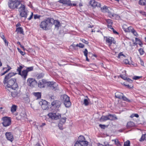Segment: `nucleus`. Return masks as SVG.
Segmentation results:
<instances>
[{
  "mask_svg": "<svg viewBox=\"0 0 146 146\" xmlns=\"http://www.w3.org/2000/svg\"><path fill=\"white\" fill-rule=\"evenodd\" d=\"M53 22V18H48L41 22L40 27L42 29L47 30L50 29L52 26V22Z\"/></svg>",
  "mask_w": 146,
  "mask_h": 146,
  "instance_id": "obj_1",
  "label": "nucleus"
},
{
  "mask_svg": "<svg viewBox=\"0 0 146 146\" xmlns=\"http://www.w3.org/2000/svg\"><path fill=\"white\" fill-rule=\"evenodd\" d=\"M16 82V79L12 78L7 81L6 84L5 85L6 87L11 88L13 90H17L18 86Z\"/></svg>",
  "mask_w": 146,
  "mask_h": 146,
  "instance_id": "obj_2",
  "label": "nucleus"
},
{
  "mask_svg": "<svg viewBox=\"0 0 146 146\" xmlns=\"http://www.w3.org/2000/svg\"><path fill=\"white\" fill-rule=\"evenodd\" d=\"M18 11L19 12L20 16L25 18L27 17L28 11L24 5L21 4L18 8Z\"/></svg>",
  "mask_w": 146,
  "mask_h": 146,
  "instance_id": "obj_3",
  "label": "nucleus"
},
{
  "mask_svg": "<svg viewBox=\"0 0 146 146\" xmlns=\"http://www.w3.org/2000/svg\"><path fill=\"white\" fill-rule=\"evenodd\" d=\"M21 2L17 0H9L8 5L9 7L11 9L14 10L15 9H18V7L21 5Z\"/></svg>",
  "mask_w": 146,
  "mask_h": 146,
  "instance_id": "obj_4",
  "label": "nucleus"
},
{
  "mask_svg": "<svg viewBox=\"0 0 146 146\" xmlns=\"http://www.w3.org/2000/svg\"><path fill=\"white\" fill-rule=\"evenodd\" d=\"M61 98L64 102L65 106L66 107H69L71 105L69 97L67 95L64 94L62 96Z\"/></svg>",
  "mask_w": 146,
  "mask_h": 146,
  "instance_id": "obj_5",
  "label": "nucleus"
},
{
  "mask_svg": "<svg viewBox=\"0 0 146 146\" xmlns=\"http://www.w3.org/2000/svg\"><path fill=\"white\" fill-rule=\"evenodd\" d=\"M27 84L31 87H35L37 85V82L33 78H29L27 81Z\"/></svg>",
  "mask_w": 146,
  "mask_h": 146,
  "instance_id": "obj_6",
  "label": "nucleus"
},
{
  "mask_svg": "<svg viewBox=\"0 0 146 146\" xmlns=\"http://www.w3.org/2000/svg\"><path fill=\"white\" fill-rule=\"evenodd\" d=\"M3 122L2 124L3 126L6 127L9 126L11 124V120L10 118L6 117L2 118Z\"/></svg>",
  "mask_w": 146,
  "mask_h": 146,
  "instance_id": "obj_7",
  "label": "nucleus"
},
{
  "mask_svg": "<svg viewBox=\"0 0 146 146\" xmlns=\"http://www.w3.org/2000/svg\"><path fill=\"white\" fill-rule=\"evenodd\" d=\"M48 115L49 117L55 120L58 119L61 117L60 114L57 113H50L48 114Z\"/></svg>",
  "mask_w": 146,
  "mask_h": 146,
  "instance_id": "obj_8",
  "label": "nucleus"
},
{
  "mask_svg": "<svg viewBox=\"0 0 146 146\" xmlns=\"http://www.w3.org/2000/svg\"><path fill=\"white\" fill-rule=\"evenodd\" d=\"M60 3L64 4L67 5L68 6H76V4L75 3H72L71 1L70 0H60L58 1Z\"/></svg>",
  "mask_w": 146,
  "mask_h": 146,
  "instance_id": "obj_9",
  "label": "nucleus"
},
{
  "mask_svg": "<svg viewBox=\"0 0 146 146\" xmlns=\"http://www.w3.org/2000/svg\"><path fill=\"white\" fill-rule=\"evenodd\" d=\"M39 104L41 106V107L43 110H46L48 108V102L44 100H42L39 102Z\"/></svg>",
  "mask_w": 146,
  "mask_h": 146,
  "instance_id": "obj_10",
  "label": "nucleus"
},
{
  "mask_svg": "<svg viewBox=\"0 0 146 146\" xmlns=\"http://www.w3.org/2000/svg\"><path fill=\"white\" fill-rule=\"evenodd\" d=\"M104 38H106V41L107 43L108 44L109 46L111 45L112 43L115 44V41L114 40L113 38L111 37H108L107 36L105 37Z\"/></svg>",
  "mask_w": 146,
  "mask_h": 146,
  "instance_id": "obj_11",
  "label": "nucleus"
},
{
  "mask_svg": "<svg viewBox=\"0 0 146 146\" xmlns=\"http://www.w3.org/2000/svg\"><path fill=\"white\" fill-rule=\"evenodd\" d=\"M61 104V103L60 101L58 100L54 101L51 103V106L55 108H59Z\"/></svg>",
  "mask_w": 146,
  "mask_h": 146,
  "instance_id": "obj_12",
  "label": "nucleus"
},
{
  "mask_svg": "<svg viewBox=\"0 0 146 146\" xmlns=\"http://www.w3.org/2000/svg\"><path fill=\"white\" fill-rule=\"evenodd\" d=\"M89 4L93 7H101V5L100 3H98L94 0L90 1L89 2Z\"/></svg>",
  "mask_w": 146,
  "mask_h": 146,
  "instance_id": "obj_13",
  "label": "nucleus"
},
{
  "mask_svg": "<svg viewBox=\"0 0 146 146\" xmlns=\"http://www.w3.org/2000/svg\"><path fill=\"white\" fill-rule=\"evenodd\" d=\"M5 136L7 139L11 141H12L13 140V135L11 132H7L5 133Z\"/></svg>",
  "mask_w": 146,
  "mask_h": 146,
  "instance_id": "obj_14",
  "label": "nucleus"
},
{
  "mask_svg": "<svg viewBox=\"0 0 146 146\" xmlns=\"http://www.w3.org/2000/svg\"><path fill=\"white\" fill-rule=\"evenodd\" d=\"M19 74L21 76L23 80H25L27 77L28 73L26 70H23L22 72H21L20 74Z\"/></svg>",
  "mask_w": 146,
  "mask_h": 146,
  "instance_id": "obj_15",
  "label": "nucleus"
},
{
  "mask_svg": "<svg viewBox=\"0 0 146 146\" xmlns=\"http://www.w3.org/2000/svg\"><path fill=\"white\" fill-rule=\"evenodd\" d=\"M126 25H123V29L124 30V31L125 32H132L133 31L134 29L132 27H128L127 28H125V26H126Z\"/></svg>",
  "mask_w": 146,
  "mask_h": 146,
  "instance_id": "obj_16",
  "label": "nucleus"
},
{
  "mask_svg": "<svg viewBox=\"0 0 146 146\" xmlns=\"http://www.w3.org/2000/svg\"><path fill=\"white\" fill-rule=\"evenodd\" d=\"M47 84L48 86L50 87L52 89H55L57 85L56 83L52 82H49Z\"/></svg>",
  "mask_w": 146,
  "mask_h": 146,
  "instance_id": "obj_17",
  "label": "nucleus"
},
{
  "mask_svg": "<svg viewBox=\"0 0 146 146\" xmlns=\"http://www.w3.org/2000/svg\"><path fill=\"white\" fill-rule=\"evenodd\" d=\"M52 25L53 24L54 25L56 28H57L58 29L59 27L60 26V23L57 20H54L53 19V22H52Z\"/></svg>",
  "mask_w": 146,
  "mask_h": 146,
  "instance_id": "obj_18",
  "label": "nucleus"
},
{
  "mask_svg": "<svg viewBox=\"0 0 146 146\" xmlns=\"http://www.w3.org/2000/svg\"><path fill=\"white\" fill-rule=\"evenodd\" d=\"M88 145L85 144V143L83 142H80L77 141L74 146H88Z\"/></svg>",
  "mask_w": 146,
  "mask_h": 146,
  "instance_id": "obj_19",
  "label": "nucleus"
},
{
  "mask_svg": "<svg viewBox=\"0 0 146 146\" xmlns=\"http://www.w3.org/2000/svg\"><path fill=\"white\" fill-rule=\"evenodd\" d=\"M85 139L84 137L82 135H80L78 137V141L80 142H83L85 143V144L88 145V142L87 141H85Z\"/></svg>",
  "mask_w": 146,
  "mask_h": 146,
  "instance_id": "obj_20",
  "label": "nucleus"
},
{
  "mask_svg": "<svg viewBox=\"0 0 146 146\" xmlns=\"http://www.w3.org/2000/svg\"><path fill=\"white\" fill-rule=\"evenodd\" d=\"M46 81L42 79L41 81H39L38 83V86L40 88H43L44 87V84L46 83Z\"/></svg>",
  "mask_w": 146,
  "mask_h": 146,
  "instance_id": "obj_21",
  "label": "nucleus"
},
{
  "mask_svg": "<svg viewBox=\"0 0 146 146\" xmlns=\"http://www.w3.org/2000/svg\"><path fill=\"white\" fill-rule=\"evenodd\" d=\"M86 98H85L84 100V102L83 104L85 106H88L89 104V102L90 101V99L88 98L87 96L85 97Z\"/></svg>",
  "mask_w": 146,
  "mask_h": 146,
  "instance_id": "obj_22",
  "label": "nucleus"
},
{
  "mask_svg": "<svg viewBox=\"0 0 146 146\" xmlns=\"http://www.w3.org/2000/svg\"><path fill=\"white\" fill-rule=\"evenodd\" d=\"M115 97L119 99H121L123 96V94L122 93L119 92H117L115 94Z\"/></svg>",
  "mask_w": 146,
  "mask_h": 146,
  "instance_id": "obj_23",
  "label": "nucleus"
},
{
  "mask_svg": "<svg viewBox=\"0 0 146 146\" xmlns=\"http://www.w3.org/2000/svg\"><path fill=\"white\" fill-rule=\"evenodd\" d=\"M108 120H113L115 119H117V118L116 116L115 115H113L111 114H109L108 115Z\"/></svg>",
  "mask_w": 146,
  "mask_h": 146,
  "instance_id": "obj_24",
  "label": "nucleus"
},
{
  "mask_svg": "<svg viewBox=\"0 0 146 146\" xmlns=\"http://www.w3.org/2000/svg\"><path fill=\"white\" fill-rule=\"evenodd\" d=\"M16 31L17 32L20 34L24 35L23 29L21 27H19L17 28Z\"/></svg>",
  "mask_w": 146,
  "mask_h": 146,
  "instance_id": "obj_25",
  "label": "nucleus"
},
{
  "mask_svg": "<svg viewBox=\"0 0 146 146\" xmlns=\"http://www.w3.org/2000/svg\"><path fill=\"white\" fill-rule=\"evenodd\" d=\"M18 89L19 88H18L17 90H14L15 91L12 92V96L13 97H16L19 93V90L17 91Z\"/></svg>",
  "mask_w": 146,
  "mask_h": 146,
  "instance_id": "obj_26",
  "label": "nucleus"
},
{
  "mask_svg": "<svg viewBox=\"0 0 146 146\" xmlns=\"http://www.w3.org/2000/svg\"><path fill=\"white\" fill-rule=\"evenodd\" d=\"M101 9L102 12L104 13L108 12L109 10L108 9V7L105 6L102 7H101Z\"/></svg>",
  "mask_w": 146,
  "mask_h": 146,
  "instance_id": "obj_27",
  "label": "nucleus"
},
{
  "mask_svg": "<svg viewBox=\"0 0 146 146\" xmlns=\"http://www.w3.org/2000/svg\"><path fill=\"white\" fill-rule=\"evenodd\" d=\"M11 77L8 76V74L5 76L3 81V83L4 85L6 84L7 81L9 80Z\"/></svg>",
  "mask_w": 146,
  "mask_h": 146,
  "instance_id": "obj_28",
  "label": "nucleus"
},
{
  "mask_svg": "<svg viewBox=\"0 0 146 146\" xmlns=\"http://www.w3.org/2000/svg\"><path fill=\"white\" fill-rule=\"evenodd\" d=\"M134 123L133 122L131 121H129L127 123V128H129L134 126Z\"/></svg>",
  "mask_w": 146,
  "mask_h": 146,
  "instance_id": "obj_29",
  "label": "nucleus"
},
{
  "mask_svg": "<svg viewBox=\"0 0 146 146\" xmlns=\"http://www.w3.org/2000/svg\"><path fill=\"white\" fill-rule=\"evenodd\" d=\"M33 95L37 98V99L41 97V93L40 92H34L33 93Z\"/></svg>",
  "mask_w": 146,
  "mask_h": 146,
  "instance_id": "obj_30",
  "label": "nucleus"
},
{
  "mask_svg": "<svg viewBox=\"0 0 146 146\" xmlns=\"http://www.w3.org/2000/svg\"><path fill=\"white\" fill-rule=\"evenodd\" d=\"M83 53L84 55L86 57V60L88 61H89V59H88V51L86 49H85L84 50L83 52Z\"/></svg>",
  "mask_w": 146,
  "mask_h": 146,
  "instance_id": "obj_31",
  "label": "nucleus"
},
{
  "mask_svg": "<svg viewBox=\"0 0 146 146\" xmlns=\"http://www.w3.org/2000/svg\"><path fill=\"white\" fill-rule=\"evenodd\" d=\"M17 108V106L13 105L11 107V110L12 113H14L16 111Z\"/></svg>",
  "mask_w": 146,
  "mask_h": 146,
  "instance_id": "obj_32",
  "label": "nucleus"
},
{
  "mask_svg": "<svg viewBox=\"0 0 146 146\" xmlns=\"http://www.w3.org/2000/svg\"><path fill=\"white\" fill-rule=\"evenodd\" d=\"M108 120V116H102L100 118V120L101 121H104Z\"/></svg>",
  "mask_w": 146,
  "mask_h": 146,
  "instance_id": "obj_33",
  "label": "nucleus"
},
{
  "mask_svg": "<svg viewBox=\"0 0 146 146\" xmlns=\"http://www.w3.org/2000/svg\"><path fill=\"white\" fill-rule=\"evenodd\" d=\"M144 140H146V133L143 134L139 140L140 141H142Z\"/></svg>",
  "mask_w": 146,
  "mask_h": 146,
  "instance_id": "obj_34",
  "label": "nucleus"
},
{
  "mask_svg": "<svg viewBox=\"0 0 146 146\" xmlns=\"http://www.w3.org/2000/svg\"><path fill=\"white\" fill-rule=\"evenodd\" d=\"M34 69V67L33 66L27 67L26 69L25 70L27 72V73L33 70Z\"/></svg>",
  "mask_w": 146,
  "mask_h": 146,
  "instance_id": "obj_35",
  "label": "nucleus"
},
{
  "mask_svg": "<svg viewBox=\"0 0 146 146\" xmlns=\"http://www.w3.org/2000/svg\"><path fill=\"white\" fill-rule=\"evenodd\" d=\"M112 141H114V142L115 144L117 146H121V145L119 142L118 141V139H115V140H112Z\"/></svg>",
  "mask_w": 146,
  "mask_h": 146,
  "instance_id": "obj_36",
  "label": "nucleus"
},
{
  "mask_svg": "<svg viewBox=\"0 0 146 146\" xmlns=\"http://www.w3.org/2000/svg\"><path fill=\"white\" fill-rule=\"evenodd\" d=\"M23 67L22 66H20L19 67H18L17 69V71L18 72V74H20L21 72V70L23 69Z\"/></svg>",
  "mask_w": 146,
  "mask_h": 146,
  "instance_id": "obj_37",
  "label": "nucleus"
},
{
  "mask_svg": "<svg viewBox=\"0 0 146 146\" xmlns=\"http://www.w3.org/2000/svg\"><path fill=\"white\" fill-rule=\"evenodd\" d=\"M139 3L141 5H145L146 4V0H140Z\"/></svg>",
  "mask_w": 146,
  "mask_h": 146,
  "instance_id": "obj_38",
  "label": "nucleus"
},
{
  "mask_svg": "<svg viewBox=\"0 0 146 146\" xmlns=\"http://www.w3.org/2000/svg\"><path fill=\"white\" fill-rule=\"evenodd\" d=\"M44 75V74L42 73L38 74L36 76H37V78L39 79L42 78L43 77Z\"/></svg>",
  "mask_w": 146,
  "mask_h": 146,
  "instance_id": "obj_39",
  "label": "nucleus"
},
{
  "mask_svg": "<svg viewBox=\"0 0 146 146\" xmlns=\"http://www.w3.org/2000/svg\"><path fill=\"white\" fill-rule=\"evenodd\" d=\"M66 118L65 117H64L61 119L60 122L64 124L66 122Z\"/></svg>",
  "mask_w": 146,
  "mask_h": 146,
  "instance_id": "obj_40",
  "label": "nucleus"
},
{
  "mask_svg": "<svg viewBox=\"0 0 146 146\" xmlns=\"http://www.w3.org/2000/svg\"><path fill=\"white\" fill-rule=\"evenodd\" d=\"M107 12L108 13V15L110 17H114L116 15L115 14H114L113 13H112L111 12H109V11H108V12Z\"/></svg>",
  "mask_w": 146,
  "mask_h": 146,
  "instance_id": "obj_41",
  "label": "nucleus"
},
{
  "mask_svg": "<svg viewBox=\"0 0 146 146\" xmlns=\"http://www.w3.org/2000/svg\"><path fill=\"white\" fill-rule=\"evenodd\" d=\"M130 142L129 140H127L124 143V146H130Z\"/></svg>",
  "mask_w": 146,
  "mask_h": 146,
  "instance_id": "obj_42",
  "label": "nucleus"
},
{
  "mask_svg": "<svg viewBox=\"0 0 146 146\" xmlns=\"http://www.w3.org/2000/svg\"><path fill=\"white\" fill-rule=\"evenodd\" d=\"M121 99H122L124 101H126L127 102H130V100L128 99L126 97L123 95L122 98Z\"/></svg>",
  "mask_w": 146,
  "mask_h": 146,
  "instance_id": "obj_43",
  "label": "nucleus"
},
{
  "mask_svg": "<svg viewBox=\"0 0 146 146\" xmlns=\"http://www.w3.org/2000/svg\"><path fill=\"white\" fill-rule=\"evenodd\" d=\"M76 47H79L81 48H83L84 47V45L81 43L77 44H76Z\"/></svg>",
  "mask_w": 146,
  "mask_h": 146,
  "instance_id": "obj_44",
  "label": "nucleus"
},
{
  "mask_svg": "<svg viewBox=\"0 0 146 146\" xmlns=\"http://www.w3.org/2000/svg\"><path fill=\"white\" fill-rule=\"evenodd\" d=\"M91 23L90 22H88L87 28H92L94 27V25L91 24Z\"/></svg>",
  "mask_w": 146,
  "mask_h": 146,
  "instance_id": "obj_45",
  "label": "nucleus"
},
{
  "mask_svg": "<svg viewBox=\"0 0 146 146\" xmlns=\"http://www.w3.org/2000/svg\"><path fill=\"white\" fill-rule=\"evenodd\" d=\"M64 124H63L62 123H61V122H60L58 124V127L59 129H63V127H62L63 125Z\"/></svg>",
  "mask_w": 146,
  "mask_h": 146,
  "instance_id": "obj_46",
  "label": "nucleus"
},
{
  "mask_svg": "<svg viewBox=\"0 0 146 146\" xmlns=\"http://www.w3.org/2000/svg\"><path fill=\"white\" fill-rule=\"evenodd\" d=\"M106 21L109 25L112 24V21L111 19H107Z\"/></svg>",
  "mask_w": 146,
  "mask_h": 146,
  "instance_id": "obj_47",
  "label": "nucleus"
},
{
  "mask_svg": "<svg viewBox=\"0 0 146 146\" xmlns=\"http://www.w3.org/2000/svg\"><path fill=\"white\" fill-rule=\"evenodd\" d=\"M80 40L84 43L86 44H88V42L85 39H80Z\"/></svg>",
  "mask_w": 146,
  "mask_h": 146,
  "instance_id": "obj_48",
  "label": "nucleus"
},
{
  "mask_svg": "<svg viewBox=\"0 0 146 146\" xmlns=\"http://www.w3.org/2000/svg\"><path fill=\"white\" fill-rule=\"evenodd\" d=\"M139 52L140 55H142L143 54L144 51L143 49L142 48H140L139 50Z\"/></svg>",
  "mask_w": 146,
  "mask_h": 146,
  "instance_id": "obj_49",
  "label": "nucleus"
},
{
  "mask_svg": "<svg viewBox=\"0 0 146 146\" xmlns=\"http://www.w3.org/2000/svg\"><path fill=\"white\" fill-rule=\"evenodd\" d=\"M135 36H137L138 35V34L137 32H136V31L134 29L133 30V31L132 32V33Z\"/></svg>",
  "mask_w": 146,
  "mask_h": 146,
  "instance_id": "obj_50",
  "label": "nucleus"
},
{
  "mask_svg": "<svg viewBox=\"0 0 146 146\" xmlns=\"http://www.w3.org/2000/svg\"><path fill=\"white\" fill-rule=\"evenodd\" d=\"M121 56H123L124 57L125 56L123 54L122 52H121L119 53L117 57L118 58H120Z\"/></svg>",
  "mask_w": 146,
  "mask_h": 146,
  "instance_id": "obj_51",
  "label": "nucleus"
},
{
  "mask_svg": "<svg viewBox=\"0 0 146 146\" xmlns=\"http://www.w3.org/2000/svg\"><path fill=\"white\" fill-rule=\"evenodd\" d=\"M15 75V74H14L13 72H11L8 74V76L11 77Z\"/></svg>",
  "mask_w": 146,
  "mask_h": 146,
  "instance_id": "obj_52",
  "label": "nucleus"
},
{
  "mask_svg": "<svg viewBox=\"0 0 146 146\" xmlns=\"http://www.w3.org/2000/svg\"><path fill=\"white\" fill-rule=\"evenodd\" d=\"M40 17V16L37 14L35 15H34V18L35 19L39 18Z\"/></svg>",
  "mask_w": 146,
  "mask_h": 146,
  "instance_id": "obj_53",
  "label": "nucleus"
},
{
  "mask_svg": "<svg viewBox=\"0 0 146 146\" xmlns=\"http://www.w3.org/2000/svg\"><path fill=\"white\" fill-rule=\"evenodd\" d=\"M140 77L137 76H135L133 77V79L135 80H138L140 79Z\"/></svg>",
  "mask_w": 146,
  "mask_h": 146,
  "instance_id": "obj_54",
  "label": "nucleus"
},
{
  "mask_svg": "<svg viewBox=\"0 0 146 146\" xmlns=\"http://www.w3.org/2000/svg\"><path fill=\"white\" fill-rule=\"evenodd\" d=\"M120 77L123 79L124 80H127V78L125 76H124L123 75H120Z\"/></svg>",
  "mask_w": 146,
  "mask_h": 146,
  "instance_id": "obj_55",
  "label": "nucleus"
},
{
  "mask_svg": "<svg viewBox=\"0 0 146 146\" xmlns=\"http://www.w3.org/2000/svg\"><path fill=\"white\" fill-rule=\"evenodd\" d=\"M126 80L130 83H132L133 82V80L129 78H127Z\"/></svg>",
  "mask_w": 146,
  "mask_h": 146,
  "instance_id": "obj_56",
  "label": "nucleus"
},
{
  "mask_svg": "<svg viewBox=\"0 0 146 146\" xmlns=\"http://www.w3.org/2000/svg\"><path fill=\"white\" fill-rule=\"evenodd\" d=\"M0 36L1 38L3 40L5 39L4 36L3 34L2 33H0Z\"/></svg>",
  "mask_w": 146,
  "mask_h": 146,
  "instance_id": "obj_57",
  "label": "nucleus"
},
{
  "mask_svg": "<svg viewBox=\"0 0 146 146\" xmlns=\"http://www.w3.org/2000/svg\"><path fill=\"white\" fill-rule=\"evenodd\" d=\"M33 12H31V15H30V17H29L28 19L29 20H31L32 18L33 17Z\"/></svg>",
  "mask_w": 146,
  "mask_h": 146,
  "instance_id": "obj_58",
  "label": "nucleus"
},
{
  "mask_svg": "<svg viewBox=\"0 0 146 146\" xmlns=\"http://www.w3.org/2000/svg\"><path fill=\"white\" fill-rule=\"evenodd\" d=\"M21 115L22 117H21V118H23V117H25L26 116V114L24 113H21Z\"/></svg>",
  "mask_w": 146,
  "mask_h": 146,
  "instance_id": "obj_59",
  "label": "nucleus"
},
{
  "mask_svg": "<svg viewBox=\"0 0 146 146\" xmlns=\"http://www.w3.org/2000/svg\"><path fill=\"white\" fill-rule=\"evenodd\" d=\"M99 126L102 129H104L105 125H102V124H100Z\"/></svg>",
  "mask_w": 146,
  "mask_h": 146,
  "instance_id": "obj_60",
  "label": "nucleus"
},
{
  "mask_svg": "<svg viewBox=\"0 0 146 146\" xmlns=\"http://www.w3.org/2000/svg\"><path fill=\"white\" fill-rule=\"evenodd\" d=\"M124 62L126 64H128L129 63V61L127 59H125L124 60Z\"/></svg>",
  "mask_w": 146,
  "mask_h": 146,
  "instance_id": "obj_61",
  "label": "nucleus"
},
{
  "mask_svg": "<svg viewBox=\"0 0 146 146\" xmlns=\"http://www.w3.org/2000/svg\"><path fill=\"white\" fill-rule=\"evenodd\" d=\"M46 125V123H42V124L39 126L41 127H42Z\"/></svg>",
  "mask_w": 146,
  "mask_h": 146,
  "instance_id": "obj_62",
  "label": "nucleus"
},
{
  "mask_svg": "<svg viewBox=\"0 0 146 146\" xmlns=\"http://www.w3.org/2000/svg\"><path fill=\"white\" fill-rule=\"evenodd\" d=\"M112 31H113V33L114 34H118V33L113 28H112Z\"/></svg>",
  "mask_w": 146,
  "mask_h": 146,
  "instance_id": "obj_63",
  "label": "nucleus"
},
{
  "mask_svg": "<svg viewBox=\"0 0 146 146\" xmlns=\"http://www.w3.org/2000/svg\"><path fill=\"white\" fill-rule=\"evenodd\" d=\"M105 146H113L112 145H110L108 143H105Z\"/></svg>",
  "mask_w": 146,
  "mask_h": 146,
  "instance_id": "obj_64",
  "label": "nucleus"
}]
</instances>
